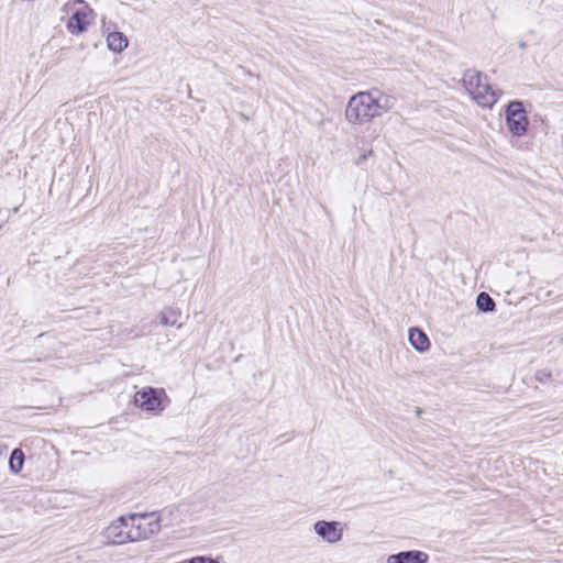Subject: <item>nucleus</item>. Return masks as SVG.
Returning a JSON list of instances; mask_svg holds the SVG:
<instances>
[{"instance_id": "1", "label": "nucleus", "mask_w": 563, "mask_h": 563, "mask_svg": "<svg viewBox=\"0 0 563 563\" xmlns=\"http://www.w3.org/2000/svg\"><path fill=\"white\" fill-rule=\"evenodd\" d=\"M463 85L472 97L481 107L492 108L500 97V90L493 88L482 73L467 69L463 75Z\"/></svg>"}, {"instance_id": "2", "label": "nucleus", "mask_w": 563, "mask_h": 563, "mask_svg": "<svg viewBox=\"0 0 563 563\" xmlns=\"http://www.w3.org/2000/svg\"><path fill=\"white\" fill-rule=\"evenodd\" d=\"M378 118L374 97L369 91H360L353 95L345 108V119L351 124H365Z\"/></svg>"}, {"instance_id": "3", "label": "nucleus", "mask_w": 563, "mask_h": 563, "mask_svg": "<svg viewBox=\"0 0 563 563\" xmlns=\"http://www.w3.org/2000/svg\"><path fill=\"white\" fill-rule=\"evenodd\" d=\"M137 407L147 412H161L168 401L167 395L162 388L144 387L134 396Z\"/></svg>"}, {"instance_id": "4", "label": "nucleus", "mask_w": 563, "mask_h": 563, "mask_svg": "<svg viewBox=\"0 0 563 563\" xmlns=\"http://www.w3.org/2000/svg\"><path fill=\"white\" fill-rule=\"evenodd\" d=\"M506 124L509 132L515 136L526 134L529 120L523 103L519 100L510 101L506 108Z\"/></svg>"}, {"instance_id": "5", "label": "nucleus", "mask_w": 563, "mask_h": 563, "mask_svg": "<svg viewBox=\"0 0 563 563\" xmlns=\"http://www.w3.org/2000/svg\"><path fill=\"white\" fill-rule=\"evenodd\" d=\"M103 537L107 543L123 544L132 542L128 517L121 516L111 522L104 530Z\"/></svg>"}, {"instance_id": "6", "label": "nucleus", "mask_w": 563, "mask_h": 563, "mask_svg": "<svg viewBox=\"0 0 563 563\" xmlns=\"http://www.w3.org/2000/svg\"><path fill=\"white\" fill-rule=\"evenodd\" d=\"M75 3L81 4L82 8L76 10L71 14L67 22V30L71 34H80L87 30V26L90 23L88 15L92 12V10L89 9L82 0H75Z\"/></svg>"}, {"instance_id": "7", "label": "nucleus", "mask_w": 563, "mask_h": 563, "mask_svg": "<svg viewBox=\"0 0 563 563\" xmlns=\"http://www.w3.org/2000/svg\"><path fill=\"white\" fill-rule=\"evenodd\" d=\"M313 528L316 533L329 543L340 541L343 536V530L338 521L319 520Z\"/></svg>"}, {"instance_id": "8", "label": "nucleus", "mask_w": 563, "mask_h": 563, "mask_svg": "<svg viewBox=\"0 0 563 563\" xmlns=\"http://www.w3.org/2000/svg\"><path fill=\"white\" fill-rule=\"evenodd\" d=\"M154 516L155 512L134 514L128 517L132 542L148 539L146 526L142 521Z\"/></svg>"}, {"instance_id": "9", "label": "nucleus", "mask_w": 563, "mask_h": 563, "mask_svg": "<svg viewBox=\"0 0 563 563\" xmlns=\"http://www.w3.org/2000/svg\"><path fill=\"white\" fill-rule=\"evenodd\" d=\"M429 555L419 550L401 551L387 558V563H428Z\"/></svg>"}, {"instance_id": "10", "label": "nucleus", "mask_w": 563, "mask_h": 563, "mask_svg": "<svg viewBox=\"0 0 563 563\" xmlns=\"http://www.w3.org/2000/svg\"><path fill=\"white\" fill-rule=\"evenodd\" d=\"M374 97V106L378 117L390 111L396 104V98L390 95L380 92L379 90L369 91Z\"/></svg>"}, {"instance_id": "11", "label": "nucleus", "mask_w": 563, "mask_h": 563, "mask_svg": "<svg viewBox=\"0 0 563 563\" xmlns=\"http://www.w3.org/2000/svg\"><path fill=\"white\" fill-rule=\"evenodd\" d=\"M409 342L411 346L418 352H426L430 347L429 338L422 330L418 328H411L409 330Z\"/></svg>"}, {"instance_id": "12", "label": "nucleus", "mask_w": 563, "mask_h": 563, "mask_svg": "<svg viewBox=\"0 0 563 563\" xmlns=\"http://www.w3.org/2000/svg\"><path fill=\"white\" fill-rule=\"evenodd\" d=\"M181 317V310L179 308L169 307L161 312V323L165 327H177L181 328V323L178 320Z\"/></svg>"}, {"instance_id": "13", "label": "nucleus", "mask_w": 563, "mask_h": 563, "mask_svg": "<svg viewBox=\"0 0 563 563\" xmlns=\"http://www.w3.org/2000/svg\"><path fill=\"white\" fill-rule=\"evenodd\" d=\"M109 49L114 53H121L128 47L129 41L126 36L121 32H112L107 37Z\"/></svg>"}, {"instance_id": "14", "label": "nucleus", "mask_w": 563, "mask_h": 563, "mask_svg": "<svg viewBox=\"0 0 563 563\" xmlns=\"http://www.w3.org/2000/svg\"><path fill=\"white\" fill-rule=\"evenodd\" d=\"M173 512V509L165 508L163 509L158 515L155 514L154 517H150L148 522L145 523L146 530L148 533V538L158 533L161 531V521L164 520V518L168 515L170 516Z\"/></svg>"}, {"instance_id": "15", "label": "nucleus", "mask_w": 563, "mask_h": 563, "mask_svg": "<svg viewBox=\"0 0 563 563\" xmlns=\"http://www.w3.org/2000/svg\"><path fill=\"white\" fill-rule=\"evenodd\" d=\"M476 307L482 312H492L496 308L494 299L485 291L477 295Z\"/></svg>"}, {"instance_id": "16", "label": "nucleus", "mask_w": 563, "mask_h": 563, "mask_svg": "<svg viewBox=\"0 0 563 563\" xmlns=\"http://www.w3.org/2000/svg\"><path fill=\"white\" fill-rule=\"evenodd\" d=\"M24 453L21 449H14L11 452L10 459H9V468L12 473L18 474L22 468L24 464Z\"/></svg>"}, {"instance_id": "17", "label": "nucleus", "mask_w": 563, "mask_h": 563, "mask_svg": "<svg viewBox=\"0 0 563 563\" xmlns=\"http://www.w3.org/2000/svg\"><path fill=\"white\" fill-rule=\"evenodd\" d=\"M534 377L541 384H545L551 380L552 374L548 369H538L534 374Z\"/></svg>"}, {"instance_id": "18", "label": "nucleus", "mask_w": 563, "mask_h": 563, "mask_svg": "<svg viewBox=\"0 0 563 563\" xmlns=\"http://www.w3.org/2000/svg\"><path fill=\"white\" fill-rule=\"evenodd\" d=\"M187 563H219V562L211 558L196 556V558L189 560Z\"/></svg>"}, {"instance_id": "19", "label": "nucleus", "mask_w": 563, "mask_h": 563, "mask_svg": "<svg viewBox=\"0 0 563 563\" xmlns=\"http://www.w3.org/2000/svg\"><path fill=\"white\" fill-rule=\"evenodd\" d=\"M8 450V446L3 443H0V456H2Z\"/></svg>"}, {"instance_id": "20", "label": "nucleus", "mask_w": 563, "mask_h": 563, "mask_svg": "<svg viewBox=\"0 0 563 563\" xmlns=\"http://www.w3.org/2000/svg\"><path fill=\"white\" fill-rule=\"evenodd\" d=\"M239 69H241L243 71V74H245L246 76H253V74L249 69L244 68L243 66H239Z\"/></svg>"}, {"instance_id": "21", "label": "nucleus", "mask_w": 563, "mask_h": 563, "mask_svg": "<svg viewBox=\"0 0 563 563\" xmlns=\"http://www.w3.org/2000/svg\"><path fill=\"white\" fill-rule=\"evenodd\" d=\"M241 118H242L243 120H245V121H247V120H249V118H247L245 114H243V113L241 114Z\"/></svg>"}, {"instance_id": "22", "label": "nucleus", "mask_w": 563, "mask_h": 563, "mask_svg": "<svg viewBox=\"0 0 563 563\" xmlns=\"http://www.w3.org/2000/svg\"><path fill=\"white\" fill-rule=\"evenodd\" d=\"M519 46H520L521 48H525V47H526V43H525V42H521V43L519 44Z\"/></svg>"}]
</instances>
